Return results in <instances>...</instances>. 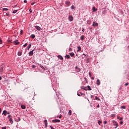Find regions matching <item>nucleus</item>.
<instances>
[{
  "label": "nucleus",
  "mask_w": 129,
  "mask_h": 129,
  "mask_svg": "<svg viewBox=\"0 0 129 129\" xmlns=\"http://www.w3.org/2000/svg\"><path fill=\"white\" fill-rule=\"evenodd\" d=\"M8 118L9 119L10 123H11V124H13V123H14V121H13V118H12V115H9L8 116Z\"/></svg>",
  "instance_id": "nucleus-1"
},
{
  "label": "nucleus",
  "mask_w": 129,
  "mask_h": 129,
  "mask_svg": "<svg viewBox=\"0 0 129 129\" xmlns=\"http://www.w3.org/2000/svg\"><path fill=\"white\" fill-rule=\"evenodd\" d=\"M69 20H70V22H72L73 21V16H69Z\"/></svg>",
  "instance_id": "nucleus-2"
},
{
  "label": "nucleus",
  "mask_w": 129,
  "mask_h": 129,
  "mask_svg": "<svg viewBox=\"0 0 129 129\" xmlns=\"http://www.w3.org/2000/svg\"><path fill=\"white\" fill-rule=\"evenodd\" d=\"M113 122L114 125H115V126H116L115 127V128H116V127H117V126H118V123L114 121H113Z\"/></svg>",
  "instance_id": "nucleus-3"
},
{
  "label": "nucleus",
  "mask_w": 129,
  "mask_h": 129,
  "mask_svg": "<svg viewBox=\"0 0 129 129\" xmlns=\"http://www.w3.org/2000/svg\"><path fill=\"white\" fill-rule=\"evenodd\" d=\"M92 26H93V27H98V23H96V22H94Z\"/></svg>",
  "instance_id": "nucleus-4"
},
{
  "label": "nucleus",
  "mask_w": 129,
  "mask_h": 129,
  "mask_svg": "<svg viewBox=\"0 0 129 129\" xmlns=\"http://www.w3.org/2000/svg\"><path fill=\"white\" fill-rule=\"evenodd\" d=\"M33 54H34V49L29 52V56H32Z\"/></svg>",
  "instance_id": "nucleus-5"
},
{
  "label": "nucleus",
  "mask_w": 129,
  "mask_h": 129,
  "mask_svg": "<svg viewBox=\"0 0 129 129\" xmlns=\"http://www.w3.org/2000/svg\"><path fill=\"white\" fill-rule=\"evenodd\" d=\"M52 122H60V120L58 119H55L54 120H52Z\"/></svg>",
  "instance_id": "nucleus-6"
},
{
  "label": "nucleus",
  "mask_w": 129,
  "mask_h": 129,
  "mask_svg": "<svg viewBox=\"0 0 129 129\" xmlns=\"http://www.w3.org/2000/svg\"><path fill=\"white\" fill-rule=\"evenodd\" d=\"M35 29H36V30H38V31H41V27H40V26H35Z\"/></svg>",
  "instance_id": "nucleus-7"
},
{
  "label": "nucleus",
  "mask_w": 129,
  "mask_h": 129,
  "mask_svg": "<svg viewBox=\"0 0 129 129\" xmlns=\"http://www.w3.org/2000/svg\"><path fill=\"white\" fill-rule=\"evenodd\" d=\"M0 72L1 73H3V72H4V66L0 67Z\"/></svg>",
  "instance_id": "nucleus-8"
},
{
  "label": "nucleus",
  "mask_w": 129,
  "mask_h": 129,
  "mask_svg": "<svg viewBox=\"0 0 129 129\" xmlns=\"http://www.w3.org/2000/svg\"><path fill=\"white\" fill-rule=\"evenodd\" d=\"M44 124L45 125V127L48 126V122H47V120H44Z\"/></svg>",
  "instance_id": "nucleus-9"
},
{
  "label": "nucleus",
  "mask_w": 129,
  "mask_h": 129,
  "mask_svg": "<svg viewBox=\"0 0 129 129\" xmlns=\"http://www.w3.org/2000/svg\"><path fill=\"white\" fill-rule=\"evenodd\" d=\"M76 71L77 72H80V69H79V68H78L77 67H76Z\"/></svg>",
  "instance_id": "nucleus-10"
},
{
  "label": "nucleus",
  "mask_w": 129,
  "mask_h": 129,
  "mask_svg": "<svg viewBox=\"0 0 129 129\" xmlns=\"http://www.w3.org/2000/svg\"><path fill=\"white\" fill-rule=\"evenodd\" d=\"M77 52H80L81 51V46H78L77 47Z\"/></svg>",
  "instance_id": "nucleus-11"
},
{
  "label": "nucleus",
  "mask_w": 129,
  "mask_h": 129,
  "mask_svg": "<svg viewBox=\"0 0 129 129\" xmlns=\"http://www.w3.org/2000/svg\"><path fill=\"white\" fill-rule=\"evenodd\" d=\"M92 11H93V13H94L95 12H97V9H96L95 7H93L92 8Z\"/></svg>",
  "instance_id": "nucleus-12"
},
{
  "label": "nucleus",
  "mask_w": 129,
  "mask_h": 129,
  "mask_svg": "<svg viewBox=\"0 0 129 129\" xmlns=\"http://www.w3.org/2000/svg\"><path fill=\"white\" fill-rule=\"evenodd\" d=\"M14 43L15 44V45H19V44H20V42H19L18 40H16L14 42Z\"/></svg>",
  "instance_id": "nucleus-13"
},
{
  "label": "nucleus",
  "mask_w": 129,
  "mask_h": 129,
  "mask_svg": "<svg viewBox=\"0 0 129 129\" xmlns=\"http://www.w3.org/2000/svg\"><path fill=\"white\" fill-rule=\"evenodd\" d=\"M97 85H100V81L99 80H97L96 82Z\"/></svg>",
  "instance_id": "nucleus-14"
},
{
  "label": "nucleus",
  "mask_w": 129,
  "mask_h": 129,
  "mask_svg": "<svg viewBox=\"0 0 129 129\" xmlns=\"http://www.w3.org/2000/svg\"><path fill=\"white\" fill-rule=\"evenodd\" d=\"M66 4L67 6H68V7H69V6H70V2H69V1L66 2Z\"/></svg>",
  "instance_id": "nucleus-15"
},
{
  "label": "nucleus",
  "mask_w": 129,
  "mask_h": 129,
  "mask_svg": "<svg viewBox=\"0 0 129 129\" xmlns=\"http://www.w3.org/2000/svg\"><path fill=\"white\" fill-rule=\"evenodd\" d=\"M31 47H32V44L30 43V44L27 47V50H29V49H30V48H31Z\"/></svg>",
  "instance_id": "nucleus-16"
},
{
  "label": "nucleus",
  "mask_w": 129,
  "mask_h": 129,
  "mask_svg": "<svg viewBox=\"0 0 129 129\" xmlns=\"http://www.w3.org/2000/svg\"><path fill=\"white\" fill-rule=\"evenodd\" d=\"M57 57L59 59H60V60H63V56L61 55H58Z\"/></svg>",
  "instance_id": "nucleus-17"
},
{
  "label": "nucleus",
  "mask_w": 129,
  "mask_h": 129,
  "mask_svg": "<svg viewBox=\"0 0 129 129\" xmlns=\"http://www.w3.org/2000/svg\"><path fill=\"white\" fill-rule=\"evenodd\" d=\"M21 108L22 109H26V106H25V105H21Z\"/></svg>",
  "instance_id": "nucleus-18"
},
{
  "label": "nucleus",
  "mask_w": 129,
  "mask_h": 129,
  "mask_svg": "<svg viewBox=\"0 0 129 129\" xmlns=\"http://www.w3.org/2000/svg\"><path fill=\"white\" fill-rule=\"evenodd\" d=\"M70 56H71V57H74L75 54H74V53H73V52H71V53H70Z\"/></svg>",
  "instance_id": "nucleus-19"
},
{
  "label": "nucleus",
  "mask_w": 129,
  "mask_h": 129,
  "mask_svg": "<svg viewBox=\"0 0 129 129\" xmlns=\"http://www.w3.org/2000/svg\"><path fill=\"white\" fill-rule=\"evenodd\" d=\"M36 36L34 34H32L31 35V38H32V39H35Z\"/></svg>",
  "instance_id": "nucleus-20"
},
{
  "label": "nucleus",
  "mask_w": 129,
  "mask_h": 129,
  "mask_svg": "<svg viewBox=\"0 0 129 129\" xmlns=\"http://www.w3.org/2000/svg\"><path fill=\"white\" fill-rule=\"evenodd\" d=\"M81 40L82 41H83V40H84V35H82V36H81Z\"/></svg>",
  "instance_id": "nucleus-21"
},
{
  "label": "nucleus",
  "mask_w": 129,
  "mask_h": 129,
  "mask_svg": "<svg viewBox=\"0 0 129 129\" xmlns=\"http://www.w3.org/2000/svg\"><path fill=\"white\" fill-rule=\"evenodd\" d=\"M72 114V111L71 110H70L69 111V115H71Z\"/></svg>",
  "instance_id": "nucleus-22"
},
{
  "label": "nucleus",
  "mask_w": 129,
  "mask_h": 129,
  "mask_svg": "<svg viewBox=\"0 0 129 129\" xmlns=\"http://www.w3.org/2000/svg\"><path fill=\"white\" fill-rule=\"evenodd\" d=\"M3 114H4V115L6 116V115H7V111L4 110L3 111Z\"/></svg>",
  "instance_id": "nucleus-23"
},
{
  "label": "nucleus",
  "mask_w": 129,
  "mask_h": 129,
  "mask_svg": "<svg viewBox=\"0 0 129 129\" xmlns=\"http://www.w3.org/2000/svg\"><path fill=\"white\" fill-rule=\"evenodd\" d=\"M2 10L4 12H5V11H9V9L8 8H3V9H2Z\"/></svg>",
  "instance_id": "nucleus-24"
},
{
  "label": "nucleus",
  "mask_w": 129,
  "mask_h": 129,
  "mask_svg": "<svg viewBox=\"0 0 129 129\" xmlns=\"http://www.w3.org/2000/svg\"><path fill=\"white\" fill-rule=\"evenodd\" d=\"M18 56H22V52L19 51L18 52Z\"/></svg>",
  "instance_id": "nucleus-25"
},
{
  "label": "nucleus",
  "mask_w": 129,
  "mask_h": 129,
  "mask_svg": "<svg viewBox=\"0 0 129 129\" xmlns=\"http://www.w3.org/2000/svg\"><path fill=\"white\" fill-rule=\"evenodd\" d=\"M66 58H67V59H70V56L69 55H66Z\"/></svg>",
  "instance_id": "nucleus-26"
},
{
  "label": "nucleus",
  "mask_w": 129,
  "mask_h": 129,
  "mask_svg": "<svg viewBox=\"0 0 129 129\" xmlns=\"http://www.w3.org/2000/svg\"><path fill=\"white\" fill-rule=\"evenodd\" d=\"M98 124L99 125H100V124L101 123H102V121H100V120H98Z\"/></svg>",
  "instance_id": "nucleus-27"
},
{
  "label": "nucleus",
  "mask_w": 129,
  "mask_h": 129,
  "mask_svg": "<svg viewBox=\"0 0 129 129\" xmlns=\"http://www.w3.org/2000/svg\"><path fill=\"white\" fill-rule=\"evenodd\" d=\"M88 87V90H91V88L90 87V86H87Z\"/></svg>",
  "instance_id": "nucleus-28"
},
{
  "label": "nucleus",
  "mask_w": 129,
  "mask_h": 129,
  "mask_svg": "<svg viewBox=\"0 0 129 129\" xmlns=\"http://www.w3.org/2000/svg\"><path fill=\"white\" fill-rule=\"evenodd\" d=\"M86 61H87V63H89V62H90V59L87 58V60H86Z\"/></svg>",
  "instance_id": "nucleus-29"
},
{
  "label": "nucleus",
  "mask_w": 129,
  "mask_h": 129,
  "mask_svg": "<svg viewBox=\"0 0 129 129\" xmlns=\"http://www.w3.org/2000/svg\"><path fill=\"white\" fill-rule=\"evenodd\" d=\"M120 108H122V109H125V106H122L120 107Z\"/></svg>",
  "instance_id": "nucleus-30"
},
{
  "label": "nucleus",
  "mask_w": 129,
  "mask_h": 129,
  "mask_svg": "<svg viewBox=\"0 0 129 129\" xmlns=\"http://www.w3.org/2000/svg\"><path fill=\"white\" fill-rule=\"evenodd\" d=\"M82 89H84V90H87L86 87H82Z\"/></svg>",
  "instance_id": "nucleus-31"
},
{
  "label": "nucleus",
  "mask_w": 129,
  "mask_h": 129,
  "mask_svg": "<svg viewBox=\"0 0 129 129\" xmlns=\"http://www.w3.org/2000/svg\"><path fill=\"white\" fill-rule=\"evenodd\" d=\"M71 9L72 10H74V9H75V6H74V5H73L72 7H71Z\"/></svg>",
  "instance_id": "nucleus-32"
},
{
  "label": "nucleus",
  "mask_w": 129,
  "mask_h": 129,
  "mask_svg": "<svg viewBox=\"0 0 129 129\" xmlns=\"http://www.w3.org/2000/svg\"><path fill=\"white\" fill-rule=\"evenodd\" d=\"M17 12H18V10H14L13 11V14H16V13H17Z\"/></svg>",
  "instance_id": "nucleus-33"
},
{
  "label": "nucleus",
  "mask_w": 129,
  "mask_h": 129,
  "mask_svg": "<svg viewBox=\"0 0 129 129\" xmlns=\"http://www.w3.org/2000/svg\"><path fill=\"white\" fill-rule=\"evenodd\" d=\"M95 99H96V100H98V101H99V100H100V99H99V98H98L97 97H95Z\"/></svg>",
  "instance_id": "nucleus-34"
},
{
  "label": "nucleus",
  "mask_w": 129,
  "mask_h": 129,
  "mask_svg": "<svg viewBox=\"0 0 129 129\" xmlns=\"http://www.w3.org/2000/svg\"><path fill=\"white\" fill-rule=\"evenodd\" d=\"M3 44V40H2V38L0 37V44Z\"/></svg>",
  "instance_id": "nucleus-35"
},
{
  "label": "nucleus",
  "mask_w": 129,
  "mask_h": 129,
  "mask_svg": "<svg viewBox=\"0 0 129 129\" xmlns=\"http://www.w3.org/2000/svg\"><path fill=\"white\" fill-rule=\"evenodd\" d=\"M23 33H24V31L21 30V31H20V35H23Z\"/></svg>",
  "instance_id": "nucleus-36"
},
{
  "label": "nucleus",
  "mask_w": 129,
  "mask_h": 129,
  "mask_svg": "<svg viewBox=\"0 0 129 129\" xmlns=\"http://www.w3.org/2000/svg\"><path fill=\"white\" fill-rule=\"evenodd\" d=\"M27 46H28V44L27 43H25L23 47H27Z\"/></svg>",
  "instance_id": "nucleus-37"
},
{
  "label": "nucleus",
  "mask_w": 129,
  "mask_h": 129,
  "mask_svg": "<svg viewBox=\"0 0 129 129\" xmlns=\"http://www.w3.org/2000/svg\"><path fill=\"white\" fill-rule=\"evenodd\" d=\"M129 83H126L125 84V86H127V85H128Z\"/></svg>",
  "instance_id": "nucleus-38"
},
{
  "label": "nucleus",
  "mask_w": 129,
  "mask_h": 129,
  "mask_svg": "<svg viewBox=\"0 0 129 129\" xmlns=\"http://www.w3.org/2000/svg\"><path fill=\"white\" fill-rule=\"evenodd\" d=\"M6 16L9 17V16H10V13H6Z\"/></svg>",
  "instance_id": "nucleus-39"
},
{
  "label": "nucleus",
  "mask_w": 129,
  "mask_h": 129,
  "mask_svg": "<svg viewBox=\"0 0 129 129\" xmlns=\"http://www.w3.org/2000/svg\"><path fill=\"white\" fill-rule=\"evenodd\" d=\"M106 123H107V121H104V124H106Z\"/></svg>",
  "instance_id": "nucleus-40"
},
{
  "label": "nucleus",
  "mask_w": 129,
  "mask_h": 129,
  "mask_svg": "<svg viewBox=\"0 0 129 129\" xmlns=\"http://www.w3.org/2000/svg\"><path fill=\"white\" fill-rule=\"evenodd\" d=\"M40 67L42 68V69H45V68H44L43 66H40Z\"/></svg>",
  "instance_id": "nucleus-41"
},
{
  "label": "nucleus",
  "mask_w": 129,
  "mask_h": 129,
  "mask_svg": "<svg viewBox=\"0 0 129 129\" xmlns=\"http://www.w3.org/2000/svg\"><path fill=\"white\" fill-rule=\"evenodd\" d=\"M89 75L90 77H91V73L89 72Z\"/></svg>",
  "instance_id": "nucleus-42"
},
{
  "label": "nucleus",
  "mask_w": 129,
  "mask_h": 129,
  "mask_svg": "<svg viewBox=\"0 0 129 129\" xmlns=\"http://www.w3.org/2000/svg\"><path fill=\"white\" fill-rule=\"evenodd\" d=\"M123 119V118H122V117H120V118H119V120H122V119Z\"/></svg>",
  "instance_id": "nucleus-43"
},
{
  "label": "nucleus",
  "mask_w": 129,
  "mask_h": 129,
  "mask_svg": "<svg viewBox=\"0 0 129 129\" xmlns=\"http://www.w3.org/2000/svg\"><path fill=\"white\" fill-rule=\"evenodd\" d=\"M24 3H25V4H27V0H24Z\"/></svg>",
  "instance_id": "nucleus-44"
},
{
  "label": "nucleus",
  "mask_w": 129,
  "mask_h": 129,
  "mask_svg": "<svg viewBox=\"0 0 129 129\" xmlns=\"http://www.w3.org/2000/svg\"><path fill=\"white\" fill-rule=\"evenodd\" d=\"M32 68H36V66L33 65L32 66Z\"/></svg>",
  "instance_id": "nucleus-45"
},
{
  "label": "nucleus",
  "mask_w": 129,
  "mask_h": 129,
  "mask_svg": "<svg viewBox=\"0 0 129 129\" xmlns=\"http://www.w3.org/2000/svg\"><path fill=\"white\" fill-rule=\"evenodd\" d=\"M21 121V118L18 117V121Z\"/></svg>",
  "instance_id": "nucleus-46"
},
{
  "label": "nucleus",
  "mask_w": 129,
  "mask_h": 129,
  "mask_svg": "<svg viewBox=\"0 0 129 129\" xmlns=\"http://www.w3.org/2000/svg\"><path fill=\"white\" fill-rule=\"evenodd\" d=\"M122 123H123V122L122 121H121L120 122V124H122Z\"/></svg>",
  "instance_id": "nucleus-47"
},
{
  "label": "nucleus",
  "mask_w": 129,
  "mask_h": 129,
  "mask_svg": "<svg viewBox=\"0 0 129 129\" xmlns=\"http://www.w3.org/2000/svg\"><path fill=\"white\" fill-rule=\"evenodd\" d=\"M2 129H7V127L6 126L3 127Z\"/></svg>",
  "instance_id": "nucleus-48"
},
{
  "label": "nucleus",
  "mask_w": 129,
  "mask_h": 129,
  "mask_svg": "<svg viewBox=\"0 0 129 129\" xmlns=\"http://www.w3.org/2000/svg\"><path fill=\"white\" fill-rule=\"evenodd\" d=\"M119 89H120V90H121V89H122V86H121V87H120Z\"/></svg>",
  "instance_id": "nucleus-49"
},
{
  "label": "nucleus",
  "mask_w": 129,
  "mask_h": 129,
  "mask_svg": "<svg viewBox=\"0 0 129 129\" xmlns=\"http://www.w3.org/2000/svg\"><path fill=\"white\" fill-rule=\"evenodd\" d=\"M97 107H98V108H99V107H100L99 104H98V105L97 106Z\"/></svg>",
  "instance_id": "nucleus-50"
},
{
  "label": "nucleus",
  "mask_w": 129,
  "mask_h": 129,
  "mask_svg": "<svg viewBox=\"0 0 129 129\" xmlns=\"http://www.w3.org/2000/svg\"><path fill=\"white\" fill-rule=\"evenodd\" d=\"M92 27H90V28H89V30H90V31H92L91 30H92Z\"/></svg>",
  "instance_id": "nucleus-51"
},
{
  "label": "nucleus",
  "mask_w": 129,
  "mask_h": 129,
  "mask_svg": "<svg viewBox=\"0 0 129 129\" xmlns=\"http://www.w3.org/2000/svg\"><path fill=\"white\" fill-rule=\"evenodd\" d=\"M77 95H78V96H81V95H80V94H79V93L77 94Z\"/></svg>",
  "instance_id": "nucleus-52"
},
{
  "label": "nucleus",
  "mask_w": 129,
  "mask_h": 129,
  "mask_svg": "<svg viewBox=\"0 0 129 129\" xmlns=\"http://www.w3.org/2000/svg\"><path fill=\"white\" fill-rule=\"evenodd\" d=\"M84 31H85V30L84 29V28H83L82 32H84Z\"/></svg>",
  "instance_id": "nucleus-53"
},
{
  "label": "nucleus",
  "mask_w": 129,
  "mask_h": 129,
  "mask_svg": "<svg viewBox=\"0 0 129 129\" xmlns=\"http://www.w3.org/2000/svg\"><path fill=\"white\" fill-rule=\"evenodd\" d=\"M91 79H92V80H94V77H92Z\"/></svg>",
  "instance_id": "nucleus-54"
},
{
  "label": "nucleus",
  "mask_w": 129,
  "mask_h": 129,
  "mask_svg": "<svg viewBox=\"0 0 129 129\" xmlns=\"http://www.w3.org/2000/svg\"><path fill=\"white\" fill-rule=\"evenodd\" d=\"M69 51H72V49H71V48H70V49H69Z\"/></svg>",
  "instance_id": "nucleus-55"
},
{
  "label": "nucleus",
  "mask_w": 129,
  "mask_h": 129,
  "mask_svg": "<svg viewBox=\"0 0 129 129\" xmlns=\"http://www.w3.org/2000/svg\"><path fill=\"white\" fill-rule=\"evenodd\" d=\"M2 112V108H0V113Z\"/></svg>",
  "instance_id": "nucleus-56"
},
{
  "label": "nucleus",
  "mask_w": 129,
  "mask_h": 129,
  "mask_svg": "<svg viewBox=\"0 0 129 129\" xmlns=\"http://www.w3.org/2000/svg\"><path fill=\"white\" fill-rule=\"evenodd\" d=\"M61 117H62V116H61V115H60V116H59V118H61Z\"/></svg>",
  "instance_id": "nucleus-57"
},
{
  "label": "nucleus",
  "mask_w": 129,
  "mask_h": 129,
  "mask_svg": "<svg viewBox=\"0 0 129 129\" xmlns=\"http://www.w3.org/2000/svg\"><path fill=\"white\" fill-rule=\"evenodd\" d=\"M92 97H93V95H92L91 96V98H92Z\"/></svg>",
  "instance_id": "nucleus-58"
},
{
  "label": "nucleus",
  "mask_w": 129,
  "mask_h": 129,
  "mask_svg": "<svg viewBox=\"0 0 129 129\" xmlns=\"http://www.w3.org/2000/svg\"><path fill=\"white\" fill-rule=\"evenodd\" d=\"M34 4V3H31V5L33 6Z\"/></svg>",
  "instance_id": "nucleus-59"
},
{
  "label": "nucleus",
  "mask_w": 129,
  "mask_h": 129,
  "mask_svg": "<svg viewBox=\"0 0 129 129\" xmlns=\"http://www.w3.org/2000/svg\"><path fill=\"white\" fill-rule=\"evenodd\" d=\"M119 118H119V116H117V119H119Z\"/></svg>",
  "instance_id": "nucleus-60"
},
{
  "label": "nucleus",
  "mask_w": 129,
  "mask_h": 129,
  "mask_svg": "<svg viewBox=\"0 0 129 129\" xmlns=\"http://www.w3.org/2000/svg\"><path fill=\"white\" fill-rule=\"evenodd\" d=\"M0 80H2V77L0 76Z\"/></svg>",
  "instance_id": "nucleus-61"
},
{
  "label": "nucleus",
  "mask_w": 129,
  "mask_h": 129,
  "mask_svg": "<svg viewBox=\"0 0 129 129\" xmlns=\"http://www.w3.org/2000/svg\"><path fill=\"white\" fill-rule=\"evenodd\" d=\"M30 12L32 13V11H31V9H30Z\"/></svg>",
  "instance_id": "nucleus-62"
},
{
  "label": "nucleus",
  "mask_w": 129,
  "mask_h": 129,
  "mask_svg": "<svg viewBox=\"0 0 129 129\" xmlns=\"http://www.w3.org/2000/svg\"><path fill=\"white\" fill-rule=\"evenodd\" d=\"M83 55H84V56H86V55H85V54L84 53Z\"/></svg>",
  "instance_id": "nucleus-63"
},
{
  "label": "nucleus",
  "mask_w": 129,
  "mask_h": 129,
  "mask_svg": "<svg viewBox=\"0 0 129 129\" xmlns=\"http://www.w3.org/2000/svg\"><path fill=\"white\" fill-rule=\"evenodd\" d=\"M8 114H10V113H8Z\"/></svg>",
  "instance_id": "nucleus-64"
}]
</instances>
